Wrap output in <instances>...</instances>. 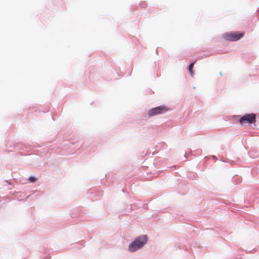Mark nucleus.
<instances>
[{
    "label": "nucleus",
    "instance_id": "obj_1",
    "mask_svg": "<svg viewBox=\"0 0 259 259\" xmlns=\"http://www.w3.org/2000/svg\"><path fill=\"white\" fill-rule=\"evenodd\" d=\"M147 241V236L142 235L137 238L133 241L128 247L130 251H135L143 246Z\"/></svg>",
    "mask_w": 259,
    "mask_h": 259
},
{
    "label": "nucleus",
    "instance_id": "obj_2",
    "mask_svg": "<svg viewBox=\"0 0 259 259\" xmlns=\"http://www.w3.org/2000/svg\"><path fill=\"white\" fill-rule=\"evenodd\" d=\"M244 35V32H229L223 35V38L228 41H237Z\"/></svg>",
    "mask_w": 259,
    "mask_h": 259
},
{
    "label": "nucleus",
    "instance_id": "obj_3",
    "mask_svg": "<svg viewBox=\"0 0 259 259\" xmlns=\"http://www.w3.org/2000/svg\"><path fill=\"white\" fill-rule=\"evenodd\" d=\"M255 121L256 115L253 113L246 114L242 116L239 120V122L242 125L254 123Z\"/></svg>",
    "mask_w": 259,
    "mask_h": 259
},
{
    "label": "nucleus",
    "instance_id": "obj_4",
    "mask_svg": "<svg viewBox=\"0 0 259 259\" xmlns=\"http://www.w3.org/2000/svg\"><path fill=\"white\" fill-rule=\"evenodd\" d=\"M167 111L168 108L166 106H160L149 110L148 114L149 116H153L163 113Z\"/></svg>",
    "mask_w": 259,
    "mask_h": 259
},
{
    "label": "nucleus",
    "instance_id": "obj_5",
    "mask_svg": "<svg viewBox=\"0 0 259 259\" xmlns=\"http://www.w3.org/2000/svg\"><path fill=\"white\" fill-rule=\"evenodd\" d=\"M195 62L191 63L189 66V71L192 76L193 75V67Z\"/></svg>",
    "mask_w": 259,
    "mask_h": 259
},
{
    "label": "nucleus",
    "instance_id": "obj_6",
    "mask_svg": "<svg viewBox=\"0 0 259 259\" xmlns=\"http://www.w3.org/2000/svg\"><path fill=\"white\" fill-rule=\"evenodd\" d=\"M29 180L30 182H34L36 181V178L34 177H30L29 178Z\"/></svg>",
    "mask_w": 259,
    "mask_h": 259
}]
</instances>
